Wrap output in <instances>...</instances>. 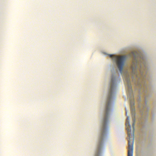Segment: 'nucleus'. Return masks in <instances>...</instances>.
<instances>
[{"label":"nucleus","instance_id":"1","mask_svg":"<svg viewBox=\"0 0 156 156\" xmlns=\"http://www.w3.org/2000/svg\"><path fill=\"white\" fill-rule=\"evenodd\" d=\"M115 78L112 77L111 80L110 88L109 92L108 94L107 97V102L105 106V110L104 117L103 119L102 123V128L101 129V136L99 140V145L98 147V150L100 149L101 146V141L103 137L107 132L108 129V116L110 110V106L112 100V96L113 94V92L115 87Z\"/></svg>","mask_w":156,"mask_h":156},{"label":"nucleus","instance_id":"2","mask_svg":"<svg viewBox=\"0 0 156 156\" xmlns=\"http://www.w3.org/2000/svg\"><path fill=\"white\" fill-rule=\"evenodd\" d=\"M130 55L133 59L131 66L132 78H133L135 76L139 79L144 78V76H145V63L144 59H142V61L138 62L137 59L140 55L137 51L132 52Z\"/></svg>","mask_w":156,"mask_h":156},{"label":"nucleus","instance_id":"3","mask_svg":"<svg viewBox=\"0 0 156 156\" xmlns=\"http://www.w3.org/2000/svg\"><path fill=\"white\" fill-rule=\"evenodd\" d=\"M136 119L134 117L133 118L132 127L133 133H131V127L129 124V117L128 116L126 119V126L128 135V151L127 156H133V145L134 144V131L135 129V125Z\"/></svg>","mask_w":156,"mask_h":156},{"label":"nucleus","instance_id":"4","mask_svg":"<svg viewBox=\"0 0 156 156\" xmlns=\"http://www.w3.org/2000/svg\"><path fill=\"white\" fill-rule=\"evenodd\" d=\"M110 57H112L114 60H115L118 67L120 73H122V71L123 66L124 64V62L126 60V56L122 55V56H114L113 55H109Z\"/></svg>","mask_w":156,"mask_h":156},{"label":"nucleus","instance_id":"5","mask_svg":"<svg viewBox=\"0 0 156 156\" xmlns=\"http://www.w3.org/2000/svg\"><path fill=\"white\" fill-rule=\"evenodd\" d=\"M123 78L125 83L126 87L128 90L132 91V88L130 81V75L129 72L127 71L124 73Z\"/></svg>","mask_w":156,"mask_h":156},{"label":"nucleus","instance_id":"6","mask_svg":"<svg viewBox=\"0 0 156 156\" xmlns=\"http://www.w3.org/2000/svg\"><path fill=\"white\" fill-rule=\"evenodd\" d=\"M130 110L133 115L135 116L134 102L133 101L130 102Z\"/></svg>","mask_w":156,"mask_h":156},{"label":"nucleus","instance_id":"7","mask_svg":"<svg viewBox=\"0 0 156 156\" xmlns=\"http://www.w3.org/2000/svg\"><path fill=\"white\" fill-rule=\"evenodd\" d=\"M99 154V153H97L96 154L95 156H98Z\"/></svg>","mask_w":156,"mask_h":156},{"label":"nucleus","instance_id":"8","mask_svg":"<svg viewBox=\"0 0 156 156\" xmlns=\"http://www.w3.org/2000/svg\"><path fill=\"white\" fill-rule=\"evenodd\" d=\"M126 115L127 114V112L126 109Z\"/></svg>","mask_w":156,"mask_h":156}]
</instances>
